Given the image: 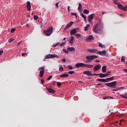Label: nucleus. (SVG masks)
Instances as JSON below:
<instances>
[{
	"mask_svg": "<svg viewBox=\"0 0 127 127\" xmlns=\"http://www.w3.org/2000/svg\"><path fill=\"white\" fill-rule=\"evenodd\" d=\"M27 5H26V6H27V9H28V10L29 11H30V9H31V5H30V1H28L27 2Z\"/></svg>",
	"mask_w": 127,
	"mask_h": 127,
	"instance_id": "nucleus-15",
	"label": "nucleus"
},
{
	"mask_svg": "<svg viewBox=\"0 0 127 127\" xmlns=\"http://www.w3.org/2000/svg\"><path fill=\"white\" fill-rule=\"evenodd\" d=\"M13 40H14V39H13V38H11V39H9V40H8V42L9 43H11V42H12V41H13Z\"/></svg>",
	"mask_w": 127,
	"mask_h": 127,
	"instance_id": "nucleus-36",
	"label": "nucleus"
},
{
	"mask_svg": "<svg viewBox=\"0 0 127 127\" xmlns=\"http://www.w3.org/2000/svg\"><path fill=\"white\" fill-rule=\"evenodd\" d=\"M83 74H84L85 75H87V76H93V74L91 73V71L89 70H86L83 72Z\"/></svg>",
	"mask_w": 127,
	"mask_h": 127,
	"instance_id": "nucleus-11",
	"label": "nucleus"
},
{
	"mask_svg": "<svg viewBox=\"0 0 127 127\" xmlns=\"http://www.w3.org/2000/svg\"><path fill=\"white\" fill-rule=\"evenodd\" d=\"M3 54V50L0 51V56H1L2 54Z\"/></svg>",
	"mask_w": 127,
	"mask_h": 127,
	"instance_id": "nucleus-44",
	"label": "nucleus"
},
{
	"mask_svg": "<svg viewBox=\"0 0 127 127\" xmlns=\"http://www.w3.org/2000/svg\"><path fill=\"white\" fill-rule=\"evenodd\" d=\"M87 51L88 52H90L91 53H96L97 50L95 49H87Z\"/></svg>",
	"mask_w": 127,
	"mask_h": 127,
	"instance_id": "nucleus-14",
	"label": "nucleus"
},
{
	"mask_svg": "<svg viewBox=\"0 0 127 127\" xmlns=\"http://www.w3.org/2000/svg\"><path fill=\"white\" fill-rule=\"evenodd\" d=\"M78 9L79 11H82V4L81 3H79Z\"/></svg>",
	"mask_w": 127,
	"mask_h": 127,
	"instance_id": "nucleus-27",
	"label": "nucleus"
},
{
	"mask_svg": "<svg viewBox=\"0 0 127 127\" xmlns=\"http://www.w3.org/2000/svg\"><path fill=\"white\" fill-rule=\"evenodd\" d=\"M77 33V29H73L70 31V35H74Z\"/></svg>",
	"mask_w": 127,
	"mask_h": 127,
	"instance_id": "nucleus-16",
	"label": "nucleus"
},
{
	"mask_svg": "<svg viewBox=\"0 0 127 127\" xmlns=\"http://www.w3.org/2000/svg\"><path fill=\"white\" fill-rule=\"evenodd\" d=\"M68 74H69V75H72V74H74V73H75V71H69L68 72Z\"/></svg>",
	"mask_w": 127,
	"mask_h": 127,
	"instance_id": "nucleus-39",
	"label": "nucleus"
},
{
	"mask_svg": "<svg viewBox=\"0 0 127 127\" xmlns=\"http://www.w3.org/2000/svg\"><path fill=\"white\" fill-rule=\"evenodd\" d=\"M53 32V27H50L47 29V30H44V33L46 36H50L51 34H52Z\"/></svg>",
	"mask_w": 127,
	"mask_h": 127,
	"instance_id": "nucleus-2",
	"label": "nucleus"
},
{
	"mask_svg": "<svg viewBox=\"0 0 127 127\" xmlns=\"http://www.w3.org/2000/svg\"><path fill=\"white\" fill-rule=\"evenodd\" d=\"M15 31V28H13L11 29L10 32L11 33H13Z\"/></svg>",
	"mask_w": 127,
	"mask_h": 127,
	"instance_id": "nucleus-40",
	"label": "nucleus"
},
{
	"mask_svg": "<svg viewBox=\"0 0 127 127\" xmlns=\"http://www.w3.org/2000/svg\"><path fill=\"white\" fill-rule=\"evenodd\" d=\"M41 82L42 84L43 85L44 84V79H41Z\"/></svg>",
	"mask_w": 127,
	"mask_h": 127,
	"instance_id": "nucleus-50",
	"label": "nucleus"
},
{
	"mask_svg": "<svg viewBox=\"0 0 127 127\" xmlns=\"http://www.w3.org/2000/svg\"><path fill=\"white\" fill-rule=\"evenodd\" d=\"M67 10H68V11H70V6H68Z\"/></svg>",
	"mask_w": 127,
	"mask_h": 127,
	"instance_id": "nucleus-56",
	"label": "nucleus"
},
{
	"mask_svg": "<svg viewBox=\"0 0 127 127\" xmlns=\"http://www.w3.org/2000/svg\"><path fill=\"white\" fill-rule=\"evenodd\" d=\"M74 24V22L73 21H70L69 23H68L66 26L64 28V30H66V29H68L70 28V27L72 26Z\"/></svg>",
	"mask_w": 127,
	"mask_h": 127,
	"instance_id": "nucleus-8",
	"label": "nucleus"
},
{
	"mask_svg": "<svg viewBox=\"0 0 127 127\" xmlns=\"http://www.w3.org/2000/svg\"><path fill=\"white\" fill-rule=\"evenodd\" d=\"M60 77H61V78H67V77H69V74H67V73L61 74L60 75Z\"/></svg>",
	"mask_w": 127,
	"mask_h": 127,
	"instance_id": "nucleus-19",
	"label": "nucleus"
},
{
	"mask_svg": "<svg viewBox=\"0 0 127 127\" xmlns=\"http://www.w3.org/2000/svg\"><path fill=\"white\" fill-rule=\"evenodd\" d=\"M97 86H101V87H104V85L102 83H98L97 84Z\"/></svg>",
	"mask_w": 127,
	"mask_h": 127,
	"instance_id": "nucleus-46",
	"label": "nucleus"
},
{
	"mask_svg": "<svg viewBox=\"0 0 127 127\" xmlns=\"http://www.w3.org/2000/svg\"><path fill=\"white\" fill-rule=\"evenodd\" d=\"M55 83H56V81H53L52 82L53 85H55Z\"/></svg>",
	"mask_w": 127,
	"mask_h": 127,
	"instance_id": "nucleus-61",
	"label": "nucleus"
},
{
	"mask_svg": "<svg viewBox=\"0 0 127 127\" xmlns=\"http://www.w3.org/2000/svg\"><path fill=\"white\" fill-rule=\"evenodd\" d=\"M59 45V43H58L56 45H54L52 46V47H56Z\"/></svg>",
	"mask_w": 127,
	"mask_h": 127,
	"instance_id": "nucleus-43",
	"label": "nucleus"
},
{
	"mask_svg": "<svg viewBox=\"0 0 127 127\" xmlns=\"http://www.w3.org/2000/svg\"><path fill=\"white\" fill-rule=\"evenodd\" d=\"M98 82H102L103 83H107L108 81H107L106 79L99 78L97 79Z\"/></svg>",
	"mask_w": 127,
	"mask_h": 127,
	"instance_id": "nucleus-17",
	"label": "nucleus"
},
{
	"mask_svg": "<svg viewBox=\"0 0 127 127\" xmlns=\"http://www.w3.org/2000/svg\"><path fill=\"white\" fill-rule=\"evenodd\" d=\"M101 25V27H103V23L101 22V20H99V22L96 25H95V27L93 28V31L95 33H100V31H101V30L99 29L98 27H99V26Z\"/></svg>",
	"mask_w": 127,
	"mask_h": 127,
	"instance_id": "nucleus-1",
	"label": "nucleus"
},
{
	"mask_svg": "<svg viewBox=\"0 0 127 127\" xmlns=\"http://www.w3.org/2000/svg\"><path fill=\"white\" fill-rule=\"evenodd\" d=\"M56 57V58H59L58 56L55 55H47L45 57V59H50L52 58H55Z\"/></svg>",
	"mask_w": 127,
	"mask_h": 127,
	"instance_id": "nucleus-7",
	"label": "nucleus"
},
{
	"mask_svg": "<svg viewBox=\"0 0 127 127\" xmlns=\"http://www.w3.org/2000/svg\"><path fill=\"white\" fill-rule=\"evenodd\" d=\"M121 97L122 98H123V99H127V93L125 94V95H122Z\"/></svg>",
	"mask_w": 127,
	"mask_h": 127,
	"instance_id": "nucleus-30",
	"label": "nucleus"
},
{
	"mask_svg": "<svg viewBox=\"0 0 127 127\" xmlns=\"http://www.w3.org/2000/svg\"><path fill=\"white\" fill-rule=\"evenodd\" d=\"M100 75V73H95L93 74V76H99Z\"/></svg>",
	"mask_w": 127,
	"mask_h": 127,
	"instance_id": "nucleus-51",
	"label": "nucleus"
},
{
	"mask_svg": "<svg viewBox=\"0 0 127 127\" xmlns=\"http://www.w3.org/2000/svg\"><path fill=\"white\" fill-rule=\"evenodd\" d=\"M89 12H90V11H89V10L87 9H85L83 10V13H84L85 14H88Z\"/></svg>",
	"mask_w": 127,
	"mask_h": 127,
	"instance_id": "nucleus-28",
	"label": "nucleus"
},
{
	"mask_svg": "<svg viewBox=\"0 0 127 127\" xmlns=\"http://www.w3.org/2000/svg\"><path fill=\"white\" fill-rule=\"evenodd\" d=\"M39 70L40 71V78H42L43 77V75L44 74V70H45V68H44L43 67H41L38 68Z\"/></svg>",
	"mask_w": 127,
	"mask_h": 127,
	"instance_id": "nucleus-6",
	"label": "nucleus"
},
{
	"mask_svg": "<svg viewBox=\"0 0 127 127\" xmlns=\"http://www.w3.org/2000/svg\"><path fill=\"white\" fill-rule=\"evenodd\" d=\"M95 62H96L97 63L100 62V61L99 60H95Z\"/></svg>",
	"mask_w": 127,
	"mask_h": 127,
	"instance_id": "nucleus-58",
	"label": "nucleus"
},
{
	"mask_svg": "<svg viewBox=\"0 0 127 127\" xmlns=\"http://www.w3.org/2000/svg\"><path fill=\"white\" fill-rule=\"evenodd\" d=\"M125 59H126V58L125 57H122L121 58L122 62H125Z\"/></svg>",
	"mask_w": 127,
	"mask_h": 127,
	"instance_id": "nucleus-41",
	"label": "nucleus"
},
{
	"mask_svg": "<svg viewBox=\"0 0 127 127\" xmlns=\"http://www.w3.org/2000/svg\"><path fill=\"white\" fill-rule=\"evenodd\" d=\"M58 87H61L62 84L60 82H57Z\"/></svg>",
	"mask_w": 127,
	"mask_h": 127,
	"instance_id": "nucleus-42",
	"label": "nucleus"
},
{
	"mask_svg": "<svg viewBox=\"0 0 127 127\" xmlns=\"http://www.w3.org/2000/svg\"><path fill=\"white\" fill-rule=\"evenodd\" d=\"M65 43H62V44H61V46H64V45H65Z\"/></svg>",
	"mask_w": 127,
	"mask_h": 127,
	"instance_id": "nucleus-53",
	"label": "nucleus"
},
{
	"mask_svg": "<svg viewBox=\"0 0 127 127\" xmlns=\"http://www.w3.org/2000/svg\"><path fill=\"white\" fill-rule=\"evenodd\" d=\"M107 76H109V75H112V71H108L106 73H105Z\"/></svg>",
	"mask_w": 127,
	"mask_h": 127,
	"instance_id": "nucleus-33",
	"label": "nucleus"
},
{
	"mask_svg": "<svg viewBox=\"0 0 127 127\" xmlns=\"http://www.w3.org/2000/svg\"><path fill=\"white\" fill-rule=\"evenodd\" d=\"M47 90L49 93H51L52 94H54V93H55V92H56L55 90H54L50 88H47Z\"/></svg>",
	"mask_w": 127,
	"mask_h": 127,
	"instance_id": "nucleus-20",
	"label": "nucleus"
},
{
	"mask_svg": "<svg viewBox=\"0 0 127 127\" xmlns=\"http://www.w3.org/2000/svg\"><path fill=\"white\" fill-rule=\"evenodd\" d=\"M117 91H119V89H113V92H117Z\"/></svg>",
	"mask_w": 127,
	"mask_h": 127,
	"instance_id": "nucleus-54",
	"label": "nucleus"
},
{
	"mask_svg": "<svg viewBox=\"0 0 127 127\" xmlns=\"http://www.w3.org/2000/svg\"><path fill=\"white\" fill-rule=\"evenodd\" d=\"M81 16L82 17H83V18L86 17V16H85V15H84V14H83V13H82L81 14Z\"/></svg>",
	"mask_w": 127,
	"mask_h": 127,
	"instance_id": "nucleus-49",
	"label": "nucleus"
},
{
	"mask_svg": "<svg viewBox=\"0 0 127 127\" xmlns=\"http://www.w3.org/2000/svg\"><path fill=\"white\" fill-rule=\"evenodd\" d=\"M70 38L71 39L69 40V42L70 44H73V41H74V37L71 36Z\"/></svg>",
	"mask_w": 127,
	"mask_h": 127,
	"instance_id": "nucleus-23",
	"label": "nucleus"
},
{
	"mask_svg": "<svg viewBox=\"0 0 127 127\" xmlns=\"http://www.w3.org/2000/svg\"><path fill=\"white\" fill-rule=\"evenodd\" d=\"M118 123H119V121H117L115 123H112V124L116 126V124H118Z\"/></svg>",
	"mask_w": 127,
	"mask_h": 127,
	"instance_id": "nucleus-57",
	"label": "nucleus"
},
{
	"mask_svg": "<svg viewBox=\"0 0 127 127\" xmlns=\"http://www.w3.org/2000/svg\"><path fill=\"white\" fill-rule=\"evenodd\" d=\"M100 69H101V65H96L93 68L94 72L98 71V70H100Z\"/></svg>",
	"mask_w": 127,
	"mask_h": 127,
	"instance_id": "nucleus-10",
	"label": "nucleus"
},
{
	"mask_svg": "<svg viewBox=\"0 0 127 127\" xmlns=\"http://www.w3.org/2000/svg\"><path fill=\"white\" fill-rule=\"evenodd\" d=\"M115 79V77L114 76H112L111 77H109V78H107L106 79V81H113V80Z\"/></svg>",
	"mask_w": 127,
	"mask_h": 127,
	"instance_id": "nucleus-25",
	"label": "nucleus"
},
{
	"mask_svg": "<svg viewBox=\"0 0 127 127\" xmlns=\"http://www.w3.org/2000/svg\"><path fill=\"white\" fill-rule=\"evenodd\" d=\"M102 73H106L107 72V67L103 66L102 68Z\"/></svg>",
	"mask_w": 127,
	"mask_h": 127,
	"instance_id": "nucleus-22",
	"label": "nucleus"
},
{
	"mask_svg": "<svg viewBox=\"0 0 127 127\" xmlns=\"http://www.w3.org/2000/svg\"><path fill=\"white\" fill-rule=\"evenodd\" d=\"M21 42H22V41H20L19 42H18L17 45H20V44H21Z\"/></svg>",
	"mask_w": 127,
	"mask_h": 127,
	"instance_id": "nucleus-55",
	"label": "nucleus"
},
{
	"mask_svg": "<svg viewBox=\"0 0 127 127\" xmlns=\"http://www.w3.org/2000/svg\"><path fill=\"white\" fill-rule=\"evenodd\" d=\"M75 67L76 68H80V67H85V64L82 63H77L75 64Z\"/></svg>",
	"mask_w": 127,
	"mask_h": 127,
	"instance_id": "nucleus-9",
	"label": "nucleus"
},
{
	"mask_svg": "<svg viewBox=\"0 0 127 127\" xmlns=\"http://www.w3.org/2000/svg\"><path fill=\"white\" fill-rule=\"evenodd\" d=\"M100 78H105V77H107V75L105 73H99Z\"/></svg>",
	"mask_w": 127,
	"mask_h": 127,
	"instance_id": "nucleus-26",
	"label": "nucleus"
},
{
	"mask_svg": "<svg viewBox=\"0 0 127 127\" xmlns=\"http://www.w3.org/2000/svg\"><path fill=\"white\" fill-rule=\"evenodd\" d=\"M59 4V2H57L56 3V6L57 8H59V6L58 5Z\"/></svg>",
	"mask_w": 127,
	"mask_h": 127,
	"instance_id": "nucleus-45",
	"label": "nucleus"
},
{
	"mask_svg": "<svg viewBox=\"0 0 127 127\" xmlns=\"http://www.w3.org/2000/svg\"><path fill=\"white\" fill-rule=\"evenodd\" d=\"M69 52H71L72 53H75V48H67Z\"/></svg>",
	"mask_w": 127,
	"mask_h": 127,
	"instance_id": "nucleus-21",
	"label": "nucleus"
},
{
	"mask_svg": "<svg viewBox=\"0 0 127 127\" xmlns=\"http://www.w3.org/2000/svg\"><path fill=\"white\" fill-rule=\"evenodd\" d=\"M75 36L77 38H80V37H81V34H75Z\"/></svg>",
	"mask_w": 127,
	"mask_h": 127,
	"instance_id": "nucleus-34",
	"label": "nucleus"
},
{
	"mask_svg": "<svg viewBox=\"0 0 127 127\" xmlns=\"http://www.w3.org/2000/svg\"><path fill=\"white\" fill-rule=\"evenodd\" d=\"M108 99V97H107V96H106V97H105L103 98V99H104V100H106V99Z\"/></svg>",
	"mask_w": 127,
	"mask_h": 127,
	"instance_id": "nucleus-59",
	"label": "nucleus"
},
{
	"mask_svg": "<svg viewBox=\"0 0 127 127\" xmlns=\"http://www.w3.org/2000/svg\"><path fill=\"white\" fill-rule=\"evenodd\" d=\"M89 27H90V24H87L86 27H84L85 31H87L88 30Z\"/></svg>",
	"mask_w": 127,
	"mask_h": 127,
	"instance_id": "nucleus-29",
	"label": "nucleus"
},
{
	"mask_svg": "<svg viewBox=\"0 0 127 127\" xmlns=\"http://www.w3.org/2000/svg\"><path fill=\"white\" fill-rule=\"evenodd\" d=\"M34 19L35 20H37V19H38V16L36 15H34Z\"/></svg>",
	"mask_w": 127,
	"mask_h": 127,
	"instance_id": "nucleus-37",
	"label": "nucleus"
},
{
	"mask_svg": "<svg viewBox=\"0 0 127 127\" xmlns=\"http://www.w3.org/2000/svg\"><path fill=\"white\" fill-rule=\"evenodd\" d=\"M63 62H66V59H63Z\"/></svg>",
	"mask_w": 127,
	"mask_h": 127,
	"instance_id": "nucleus-60",
	"label": "nucleus"
},
{
	"mask_svg": "<svg viewBox=\"0 0 127 127\" xmlns=\"http://www.w3.org/2000/svg\"><path fill=\"white\" fill-rule=\"evenodd\" d=\"M67 69H68L69 70H72V69H74V67L71 66L70 65H68Z\"/></svg>",
	"mask_w": 127,
	"mask_h": 127,
	"instance_id": "nucleus-32",
	"label": "nucleus"
},
{
	"mask_svg": "<svg viewBox=\"0 0 127 127\" xmlns=\"http://www.w3.org/2000/svg\"><path fill=\"white\" fill-rule=\"evenodd\" d=\"M98 58V56L96 55L93 56H87L86 57V59L88 61H92V60H94V59H97Z\"/></svg>",
	"mask_w": 127,
	"mask_h": 127,
	"instance_id": "nucleus-5",
	"label": "nucleus"
},
{
	"mask_svg": "<svg viewBox=\"0 0 127 127\" xmlns=\"http://www.w3.org/2000/svg\"><path fill=\"white\" fill-rule=\"evenodd\" d=\"M84 67H87V68H93V67H94V65L85 64Z\"/></svg>",
	"mask_w": 127,
	"mask_h": 127,
	"instance_id": "nucleus-24",
	"label": "nucleus"
},
{
	"mask_svg": "<svg viewBox=\"0 0 127 127\" xmlns=\"http://www.w3.org/2000/svg\"><path fill=\"white\" fill-rule=\"evenodd\" d=\"M83 18H84V21L86 22V16L84 17Z\"/></svg>",
	"mask_w": 127,
	"mask_h": 127,
	"instance_id": "nucleus-64",
	"label": "nucleus"
},
{
	"mask_svg": "<svg viewBox=\"0 0 127 127\" xmlns=\"http://www.w3.org/2000/svg\"><path fill=\"white\" fill-rule=\"evenodd\" d=\"M99 47H101V48H105L106 47V46L103 45L101 43H99Z\"/></svg>",
	"mask_w": 127,
	"mask_h": 127,
	"instance_id": "nucleus-31",
	"label": "nucleus"
},
{
	"mask_svg": "<svg viewBox=\"0 0 127 127\" xmlns=\"http://www.w3.org/2000/svg\"><path fill=\"white\" fill-rule=\"evenodd\" d=\"M117 83H118V81H113L112 82L106 83L105 85L107 86V87H110V88H116Z\"/></svg>",
	"mask_w": 127,
	"mask_h": 127,
	"instance_id": "nucleus-4",
	"label": "nucleus"
},
{
	"mask_svg": "<svg viewBox=\"0 0 127 127\" xmlns=\"http://www.w3.org/2000/svg\"><path fill=\"white\" fill-rule=\"evenodd\" d=\"M53 76H49V77L47 78V80H51V78L53 77Z\"/></svg>",
	"mask_w": 127,
	"mask_h": 127,
	"instance_id": "nucleus-48",
	"label": "nucleus"
},
{
	"mask_svg": "<svg viewBox=\"0 0 127 127\" xmlns=\"http://www.w3.org/2000/svg\"><path fill=\"white\" fill-rule=\"evenodd\" d=\"M63 51L65 53H66V54L69 52V50H68V49H67V50H66L65 49H64L63 50Z\"/></svg>",
	"mask_w": 127,
	"mask_h": 127,
	"instance_id": "nucleus-35",
	"label": "nucleus"
},
{
	"mask_svg": "<svg viewBox=\"0 0 127 127\" xmlns=\"http://www.w3.org/2000/svg\"><path fill=\"white\" fill-rule=\"evenodd\" d=\"M71 14L72 15H75V16H76V17H77V14L76 13H71Z\"/></svg>",
	"mask_w": 127,
	"mask_h": 127,
	"instance_id": "nucleus-47",
	"label": "nucleus"
},
{
	"mask_svg": "<svg viewBox=\"0 0 127 127\" xmlns=\"http://www.w3.org/2000/svg\"><path fill=\"white\" fill-rule=\"evenodd\" d=\"M95 14H90V16H88V22H92V19L94 18Z\"/></svg>",
	"mask_w": 127,
	"mask_h": 127,
	"instance_id": "nucleus-13",
	"label": "nucleus"
},
{
	"mask_svg": "<svg viewBox=\"0 0 127 127\" xmlns=\"http://www.w3.org/2000/svg\"><path fill=\"white\" fill-rule=\"evenodd\" d=\"M111 115H113V116H115V113L114 112H111Z\"/></svg>",
	"mask_w": 127,
	"mask_h": 127,
	"instance_id": "nucleus-62",
	"label": "nucleus"
},
{
	"mask_svg": "<svg viewBox=\"0 0 127 127\" xmlns=\"http://www.w3.org/2000/svg\"><path fill=\"white\" fill-rule=\"evenodd\" d=\"M97 53L99 55H106V51H98Z\"/></svg>",
	"mask_w": 127,
	"mask_h": 127,
	"instance_id": "nucleus-18",
	"label": "nucleus"
},
{
	"mask_svg": "<svg viewBox=\"0 0 127 127\" xmlns=\"http://www.w3.org/2000/svg\"><path fill=\"white\" fill-rule=\"evenodd\" d=\"M114 3L117 5V6L120 9H122L124 10V11H127V7L123 6V5L121 4V3L115 1Z\"/></svg>",
	"mask_w": 127,
	"mask_h": 127,
	"instance_id": "nucleus-3",
	"label": "nucleus"
},
{
	"mask_svg": "<svg viewBox=\"0 0 127 127\" xmlns=\"http://www.w3.org/2000/svg\"><path fill=\"white\" fill-rule=\"evenodd\" d=\"M124 72H126V73H127V69H124Z\"/></svg>",
	"mask_w": 127,
	"mask_h": 127,
	"instance_id": "nucleus-63",
	"label": "nucleus"
},
{
	"mask_svg": "<svg viewBox=\"0 0 127 127\" xmlns=\"http://www.w3.org/2000/svg\"><path fill=\"white\" fill-rule=\"evenodd\" d=\"M64 69L63 68V67L60 66L59 68V71L60 72H62V71H64Z\"/></svg>",
	"mask_w": 127,
	"mask_h": 127,
	"instance_id": "nucleus-38",
	"label": "nucleus"
},
{
	"mask_svg": "<svg viewBox=\"0 0 127 127\" xmlns=\"http://www.w3.org/2000/svg\"><path fill=\"white\" fill-rule=\"evenodd\" d=\"M25 55H26V53H23L22 54V56L23 57V56H25Z\"/></svg>",
	"mask_w": 127,
	"mask_h": 127,
	"instance_id": "nucleus-52",
	"label": "nucleus"
},
{
	"mask_svg": "<svg viewBox=\"0 0 127 127\" xmlns=\"http://www.w3.org/2000/svg\"><path fill=\"white\" fill-rule=\"evenodd\" d=\"M94 40V36L93 35H90L86 39V41H92Z\"/></svg>",
	"mask_w": 127,
	"mask_h": 127,
	"instance_id": "nucleus-12",
	"label": "nucleus"
}]
</instances>
